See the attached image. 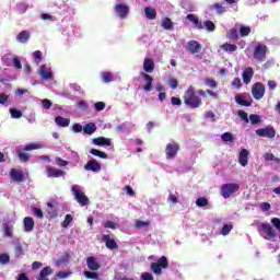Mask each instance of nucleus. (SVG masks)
<instances>
[{"instance_id":"1","label":"nucleus","mask_w":280,"mask_h":280,"mask_svg":"<svg viewBox=\"0 0 280 280\" xmlns=\"http://www.w3.org/2000/svg\"><path fill=\"white\" fill-rule=\"evenodd\" d=\"M184 104L189 108H200L202 106V98L196 95V90L190 86L184 95Z\"/></svg>"},{"instance_id":"2","label":"nucleus","mask_w":280,"mask_h":280,"mask_svg":"<svg viewBox=\"0 0 280 280\" xmlns=\"http://www.w3.org/2000/svg\"><path fill=\"white\" fill-rule=\"evenodd\" d=\"M258 233L266 240H275L277 237V230L270 223H259Z\"/></svg>"},{"instance_id":"3","label":"nucleus","mask_w":280,"mask_h":280,"mask_svg":"<svg viewBox=\"0 0 280 280\" xmlns=\"http://www.w3.org/2000/svg\"><path fill=\"white\" fill-rule=\"evenodd\" d=\"M71 191L80 207H89V197L80 190L78 185H73Z\"/></svg>"},{"instance_id":"4","label":"nucleus","mask_w":280,"mask_h":280,"mask_svg":"<svg viewBox=\"0 0 280 280\" xmlns=\"http://www.w3.org/2000/svg\"><path fill=\"white\" fill-rule=\"evenodd\" d=\"M236 191H240V184L230 183L221 186V196L223 198H231Z\"/></svg>"},{"instance_id":"5","label":"nucleus","mask_w":280,"mask_h":280,"mask_svg":"<svg viewBox=\"0 0 280 280\" xmlns=\"http://www.w3.org/2000/svg\"><path fill=\"white\" fill-rule=\"evenodd\" d=\"M268 52V47L265 44H257L254 48V59L257 62H264L266 60V54Z\"/></svg>"},{"instance_id":"6","label":"nucleus","mask_w":280,"mask_h":280,"mask_svg":"<svg viewBox=\"0 0 280 280\" xmlns=\"http://www.w3.org/2000/svg\"><path fill=\"white\" fill-rule=\"evenodd\" d=\"M180 150V144H178V142L176 141H172L168 144H166L165 148V154H166V159H176V155L178 154Z\"/></svg>"},{"instance_id":"7","label":"nucleus","mask_w":280,"mask_h":280,"mask_svg":"<svg viewBox=\"0 0 280 280\" xmlns=\"http://www.w3.org/2000/svg\"><path fill=\"white\" fill-rule=\"evenodd\" d=\"M252 95L254 100H261L266 95V86L262 83L257 82L252 86Z\"/></svg>"},{"instance_id":"8","label":"nucleus","mask_w":280,"mask_h":280,"mask_svg":"<svg viewBox=\"0 0 280 280\" xmlns=\"http://www.w3.org/2000/svg\"><path fill=\"white\" fill-rule=\"evenodd\" d=\"M256 135H258V137H267L268 139H275V137H277V130H275V127L272 126H267L265 128L257 129Z\"/></svg>"},{"instance_id":"9","label":"nucleus","mask_w":280,"mask_h":280,"mask_svg":"<svg viewBox=\"0 0 280 280\" xmlns=\"http://www.w3.org/2000/svg\"><path fill=\"white\" fill-rule=\"evenodd\" d=\"M84 170H86V172H102V164H100V162H97V160L93 159L88 161V163L84 165Z\"/></svg>"},{"instance_id":"10","label":"nucleus","mask_w":280,"mask_h":280,"mask_svg":"<svg viewBox=\"0 0 280 280\" xmlns=\"http://www.w3.org/2000/svg\"><path fill=\"white\" fill-rule=\"evenodd\" d=\"M115 12L119 19H126V16H128V12H130V8L128 4L118 3L115 5Z\"/></svg>"},{"instance_id":"11","label":"nucleus","mask_w":280,"mask_h":280,"mask_svg":"<svg viewBox=\"0 0 280 280\" xmlns=\"http://www.w3.org/2000/svg\"><path fill=\"white\" fill-rule=\"evenodd\" d=\"M46 174L48 178H60V176H65V174L67 173L60 168H54L51 166H47Z\"/></svg>"},{"instance_id":"12","label":"nucleus","mask_w":280,"mask_h":280,"mask_svg":"<svg viewBox=\"0 0 280 280\" xmlns=\"http://www.w3.org/2000/svg\"><path fill=\"white\" fill-rule=\"evenodd\" d=\"M86 266L89 270H92L93 272L100 270L102 268V265L97 261L96 257L90 256L86 258Z\"/></svg>"},{"instance_id":"13","label":"nucleus","mask_w":280,"mask_h":280,"mask_svg":"<svg viewBox=\"0 0 280 280\" xmlns=\"http://www.w3.org/2000/svg\"><path fill=\"white\" fill-rule=\"evenodd\" d=\"M102 241L105 242V246L109 250H115V248H119V245L117 244V242H115V238H110V235L108 234H104L102 236Z\"/></svg>"},{"instance_id":"14","label":"nucleus","mask_w":280,"mask_h":280,"mask_svg":"<svg viewBox=\"0 0 280 280\" xmlns=\"http://www.w3.org/2000/svg\"><path fill=\"white\" fill-rule=\"evenodd\" d=\"M10 176L14 183H23L25 180V175L23 171H19L16 168H12L10 172Z\"/></svg>"},{"instance_id":"15","label":"nucleus","mask_w":280,"mask_h":280,"mask_svg":"<svg viewBox=\"0 0 280 280\" xmlns=\"http://www.w3.org/2000/svg\"><path fill=\"white\" fill-rule=\"evenodd\" d=\"M201 49L202 45L196 40H189L187 44V50L190 51V54H200Z\"/></svg>"},{"instance_id":"16","label":"nucleus","mask_w":280,"mask_h":280,"mask_svg":"<svg viewBox=\"0 0 280 280\" xmlns=\"http://www.w3.org/2000/svg\"><path fill=\"white\" fill-rule=\"evenodd\" d=\"M254 75H255V71L253 70V67H247L243 71V82H244V84H250V81L253 80Z\"/></svg>"},{"instance_id":"17","label":"nucleus","mask_w":280,"mask_h":280,"mask_svg":"<svg viewBox=\"0 0 280 280\" xmlns=\"http://www.w3.org/2000/svg\"><path fill=\"white\" fill-rule=\"evenodd\" d=\"M186 19L190 21V23H192L197 27V30H205V25H202V22L200 21L198 15L190 13L186 16Z\"/></svg>"},{"instance_id":"18","label":"nucleus","mask_w":280,"mask_h":280,"mask_svg":"<svg viewBox=\"0 0 280 280\" xmlns=\"http://www.w3.org/2000/svg\"><path fill=\"white\" fill-rule=\"evenodd\" d=\"M140 75L147 82V84L143 85V91H147V92L152 91V82H154V78H152V75H150V74H148L145 72H142Z\"/></svg>"},{"instance_id":"19","label":"nucleus","mask_w":280,"mask_h":280,"mask_svg":"<svg viewBox=\"0 0 280 280\" xmlns=\"http://www.w3.org/2000/svg\"><path fill=\"white\" fill-rule=\"evenodd\" d=\"M248 150L242 149L240 154H238V163L242 165V167H246L248 165Z\"/></svg>"},{"instance_id":"20","label":"nucleus","mask_w":280,"mask_h":280,"mask_svg":"<svg viewBox=\"0 0 280 280\" xmlns=\"http://www.w3.org/2000/svg\"><path fill=\"white\" fill-rule=\"evenodd\" d=\"M23 223L25 233H32L34 231V219L32 217H25Z\"/></svg>"},{"instance_id":"21","label":"nucleus","mask_w":280,"mask_h":280,"mask_svg":"<svg viewBox=\"0 0 280 280\" xmlns=\"http://www.w3.org/2000/svg\"><path fill=\"white\" fill-rule=\"evenodd\" d=\"M49 275H54V269H51V267H44L40 272L39 276L37 277V280H49Z\"/></svg>"},{"instance_id":"22","label":"nucleus","mask_w":280,"mask_h":280,"mask_svg":"<svg viewBox=\"0 0 280 280\" xmlns=\"http://www.w3.org/2000/svg\"><path fill=\"white\" fill-rule=\"evenodd\" d=\"M39 75L42 77L43 80H52L54 79V73L51 71L47 70L46 66H40Z\"/></svg>"},{"instance_id":"23","label":"nucleus","mask_w":280,"mask_h":280,"mask_svg":"<svg viewBox=\"0 0 280 280\" xmlns=\"http://www.w3.org/2000/svg\"><path fill=\"white\" fill-rule=\"evenodd\" d=\"M143 69L145 73H152L154 71V60L145 58L143 61Z\"/></svg>"},{"instance_id":"24","label":"nucleus","mask_w":280,"mask_h":280,"mask_svg":"<svg viewBox=\"0 0 280 280\" xmlns=\"http://www.w3.org/2000/svg\"><path fill=\"white\" fill-rule=\"evenodd\" d=\"M144 16L149 19V21H154V19H156V9L152 7H145Z\"/></svg>"},{"instance_id":"25","label":"nucleus","mask_w":280,"mask_h":280,"mask_svg":"<svg viewBox=\"0 0 280 280\" xmlns=\"http://www.w3.org/2000/svg\"><path fill=\"white\" fill-rule=\"evenodd\" d=\"M55 122L57 124V126H60L61 128H67L71 124V119L65 118L62 116H57L55 118Z\"/></svg>"},{"instance_id":"26","label":"nucleus","mask_w":280,"mask_h":280,"mask_svg":"<svg viewBox=\"0 0 280 280\" xmlns=\"http://www.w3.org/2000/svg\"><path fill=\"white\" fill-rule=\"evenodd\" d=\"M93 143L94 145H101V147H104V145L108 147L112 144L110 139L105 137L94 138Z\"/></svg>"},{"instance_id":"27","label":"nucleus","mask_w":280,"mask_h":280,"mask_svg":"<svg viewBox=\"0 0 280 280\" xmlns=\"http://www.w3.org/2000/svg\"><path fill=\"white\" fill-rule=\"evenodd\" d=\"M235 102L240 106H246L248 108L253 104V98H250L249 101H246V100H244V97L242 95L237 94L235 96Z\"/></svg>"},{"instance_id":"28","label":"nucleus","mask_w":280,"mask_h":280,"mask_svg":"<svg viewBox=\"0 0 280 280\" xmlns=\"http://www.w3.org/2000/svg\"><path fill=\"white\" fill-rule=\"evenodd\" d=\"M30 31H22L18 34L16 40L19 43L25 44L27 40H30Z\"/></svg>"},{"instance_id":"29","label":"nucleus","mask_w":280,"mask_h":280,"mask_svg":"<svg viewBox=\"0 0 280 280\" xmlns=\"http://www.w3.org/2000/svg\"><path fill=\"white\" fill-rule=\"evenodd\" d=\"M97 130L95 122H89L83 127L84 135H93Z\"/></svg>"},{"instance_id":"30","label":"nucleus","mask_w":280,"mask_h":280,"mask_svg":"<svg viewBox=\"0 0 280 280\" xmlns=\"http://www.w3.org/2000/svg\"><path fill=\"white\" fill-rule=\"evenodd\" d=\"M162 27L168 32H172V30H174V22H172V19L170 18H164L162 20Z\"/></svg>"},{"instance_id":"31","label":"nucleus","mask_w":280,"mask_h":280,"mask_svg":"<svg viewBox=\"0 0 280 280\" xmlns=\"http://www.w3.org/2000/svg\"><path fill=\"white\" fill-rule=\"evenodd\" d=\"M158 266H161L162 269H166L170 266V261L167 260V257L161 256L158 261L155 262Z\"/></svg>"},{"instance_id":"32","label":"nucleus","mask_w":280,"mask_h":280,"mask_svg":"<svg viewBox=\"0 0 280 280\" xmlns=\"http://www.w3.org/2000/svg\"><path fill=\"white\" fill-rule=\"evenodd\" d=\"M14 255L15 257H23L25 255V252L23 249V245L21 243H16L14 246Z\"/></svg>"},{"instance_id":"33","label":"nucleus","mask_w":280,"mask_h":280,"mask_svg":"<svg viewBox=\"0 0 280 280\" xmlns=\"http://www.w3.org/2000/svg\"><path fill=\"white\" fill-rule=\"evenodd\" d=\"M90 154H93V156H98V159H108V154H106V152L97 149H91Z\"/></svg>"},{"instance_id":"34","label":"nucleus","mask_w":280,"mask_h":280,"mask_svg":"<svg viewBox=\"0 0 280 280\" xmlns=\"http://www.w3.org/2000/svg\"><path fill=\"white\" fill-rule=\"evenodd\" d=\"M151 222L150 220L142 221V220H136L135 228L136 229H148L150 226Z\"/></svg>"},{"instance_id":"35","label":"nucleus","mask_w":280,"mask_h":280,"mask_svg":"<svg viewBox=\"0 0 280 280\" xmlns=\"http://www.w3.org/2000/svg\"><path fill=\"white\" fill-rule=\"evenodd\" d=\"M151 270L156 275V277H161L163 275V268L156 262L151 264Z\"/></svg>"},{"instance_id":"36","label":"nucleus","mask_w":280,"mask_h":280,"mask_svg":"<svg viewBox=\"0 0 280 280\" xmlns=\"http://www.w3.org/2000/svg\"><path fill=\"white\" fill-rule=\"evenodd\" d=\"M202 25L206 27L207 32H215V23H213V21H205Z\"/></svg>"},{"instance_id":"37","label":"nucleus","mask_w":280,"mask_h":280,"mask_svg":"<svg viewBox=\"0 0 280 280\" xmlns=\"http://www.w3.org/2000/svg\"><path fill=\"white\" fill-rule=\"evenodd\" d=\"M223 51H237V45L225 43L221 46Z\"/></svg>"},{"instance_id":"38","label":"nucleus","mask_w":280,"mask_h":280,"mask_svg":"<svg viewBox=\"0 0 280 280\" xmlns=\"http://www.w3.org/2000/svg\"><path fill=\"white\" fill-rule=\"evenodd\" d=\"M249 121L253 126H257V124H261V116L257 114L249 115Z\"/></svg>"},{"instance_id":"39","label":"nucleus","mask_w":280,"mask_h":280,"mask_svg":"<svg viewBox=\"0 0 280 280\" xmlns=\"http://www.w3.org/2000/svg\"><path fill=\"white\" fill-rule=\"evenodd\" d=\"M264 159H265V161H275L277 163V165H280V159L275 156V154H272V153H265Z\"/></svg>"},{"instance_id":"40","label":"nucleus","mask_w":280,"mask_h":280,"mask_svg":"<svg viewBox=\"0 0 280 280\" xmlns=\"http://www.w3.org/2000/svg\"><path fill=\"white\" fill-rule=\"evenodd\" d=\"M228 38H230V40H238L240 35L237 34V28H231L228 34Z\"/></svg>"},{"instance_id":"41","label":"nucleus","mask_w":280,"mask_h":280,"mask_svg":"<svg viewBox=\"0 0 280 280\" xmlns=\"http://www.w3.org/2000/svg\"><path fill=\"white\" fill-rule=\"evenodd\" d=\"M221 139L224 143H229V141H235V137H233V133L231 132H225L221 136Z\"/></svg>"},{"instance_id":"42","label":"nucleus","mask_w":280,"mask_h":280,"mask_svg":"<svg viewBox=\"0 0 280 280\" xmlns=\"http://www.w3.org/2000/svg\"><path fill=\"white\" fill-rule=\"evenodd\" d=\"M10 114L13 119H21L23 117V113L16 108H11Z\"/></svg>"},{"instance_id":"43","label":"nucleus","mask_w":280,"mask_h":280,"mask_svg":"<svg viewBox=\"0 0 280 280\" xmlns=\"http://www.w3.org/2000/svg\"><path fill=\"white\" fill-rule=\"evenodd\" d=\"M84 277H86V279H94L97 280L100 279V275L95 271H83Z\"/></svg>"},{"instance_id":"44","label":"nucleus","mask_w":280,"mask_h":280,"mask_svg":"<svg viewBox=\"0 0 280 280\" xmlns=\"http://www.w3.org/2000/svg\"><path fill=\"white\" fill-rule=\"evenodd\" d=\"M102 80L103 82H105L106 84H108V82H113V73L110 72H103L102 73Z\"/></svg>"},{"instance_id":"45","label":"nucleus","mask_w":280,"mask_h":280,"mask_svg":"<svg viewBox=\"0 0 280 280\" xmlns=\"http://www.w3.org/2000/svg\"><path fill=\"white\" fill-rule=\"evenodd\" d=\"M196 205L197 207H207V205H209V199H207L206 197H199L196 200Z\"/></svg>"},{"instance_id":"46","label":"nucleus","mask_w":280,"mask_h":280,"mask_svg":"<svg viewBox=\"0 0 280 280\" xmlns=\"http://www.w3.org/2000/svg\"><path fill=\"white\" fill-rule=\"evenodd\" d=\"M231 231H233V224H225L221 230V235L226 236Z\"/></svg>"},{"instance_id":"47","label":"nucleus","mask_w":280,"mask_h":280,"mask_svg":"<svg viewBox=\"0 0 280 280\" xmlns=\"http://www.w3.org/2000/svg\"><path fill=\"white\" fill-rule=\"evenodd\" d=\"M3 231H4V237H12V225L4 223Z\"/></svg>"},{"instance_id":"48","label":"nucleus","mask_w":280,"mask_h":280,"mask_svg":"<svg viewBox=\"0 0 280 280\" xmlns=\"http://www.w3.org/2000/svg\"><path fill=\"white\" fill-rule=\"evenodd\" d=\"M0 264H2L3 266L10 264V255H8L7 253L0 254Z\"/></svg>"},{"instance_id":"49","label":"nucleus","mask_w":280,"mask_h":280,"mask_svg":"<svg viewBox=\"0 0 280 280\" xmlns=\"http://www.w3.org/2000/svg\"><path fill=\"white\" fill-rule=\"evenodd\" d=\"M18 156H19L20 161H22L23 163H27V161H30V154L24 153L20 150H18Z\"/></svg>"},{"instance_id":"50","label":"nucleus","mask_w":280,"mask_h":280,"mask_svg":"<svg viewBox=\"0 0 280 280\" xmlns=\"http://www.w3.org/2000/svg\"><path fill=\"white\" fill-rule=\"evenodd\" d=\"M73 222V217L71 214H67L63 222L61 223V226L63 229H67V226H69V224H71Z\"/></svg>"},{"instance_id":"51","label":"nucleus","mask_w":280,"mask_h":280,"mask_svg":"<svg viewBox=\"0 0 280 280\" xmlns=\"http://www.w3.org/2000/svg\"><path fill=\"white\" fill-rule=\"evenodd\" d=\"M40 144H36V143H31V144H26L23 150L24 152H31L32 150H39Z\"/></svg>"},{"instance_id":"52","label":"nucleus","mask_w":280,"mask_h":280,"mask_svg":"<svg viewBox=\"0 0 280 280\" xmlns=\"http://www.w3.org/2000/svg\"><path fill=\"white\" fill-rule=\"evenodd\" d=\"M240 34L243 37L248 36L250 34V27L245 26L244 24H241Z\"/></svg>"},{"instance_id":"53","label":"nucleus","mask_w":280,"mask_h":280,"mask_svg":"<svg viewBox=\"0 0 280 280\" xmlns=\"http://www.w3.org/2000/svg\"><path fill=\"white\" fill-rule=\"evenodd\" d=\"M212 8L214 9V10H217V14H224V12H226V9L222 5V4H220V3H214L213 5H212Z\"/></svg>"},{"instance_id":"54","label":"nucleus","mask_w":280,"mask_h":280,"mask_svg":"<svg viewBox=\"0 0 280 280\" xmlns=\"http://www.w3.org/2000/svg\"><path fill=\"white\" fill-rule=\"evenodd\" d=\"M205 82L206 86H209L210 89H218V82H215L214 79L208 78Z\"/></svg>"},{"instance_id":"55","label":"nucleus","mask_w":280,"mask_h":280,"mask_svg":"<svg viewBox=\"0 0 280 280\" xmlns=\"http://www.w3.org/2000/svg\"><path fill=\"white\" fill-rule=\"evenodd\" d=\"M56 277L57 279H67V277H71V271H59Z\"/></svg>"},{"instance_id":"56","label":"nucleus","mask_w":280,"mask_h":280,"mask_svg":"<svg viewBox=\"0 0 280 280\" xmlns=\"http://www.w3.org/2000/svg\"><path fill=\"white\" fill-rule=\"evenodd\" d=\"M94 108L97 113L104 110V108H106V104L104 102H96L94 104Z\"/></svg>"},{"instance_id":"57","label":"nucleus","mask_w":280,"mask_h":280,"mask_svg":"<svg viewBox=\"0 0 280 280\" xmlns=\"http://www.w3.org/2000/svg\"><path fill=\"white\" fill-rule=\"evenodd\" d=\"M55 161L59 165V167H67V165H69V162L62 160V158H56Z\"/></svg>"},{"instance_id":"58","label":"nucleus","mask_w":280,"mask_h":280,"mask_svg":"<svg viewBox=\"0 0 280 280\" xmlns=\"http://www.w3.org/2000/svg\"><path fill=\"white\" fill-rule=\"evenodd\" d=\"M33 58H35L36 62H40L43 60V52L40 50H35L33 52Z\"/></svg>"},{"instance_id":"59","label":"nucleus","mask_w":280,"mask_h":280,"mask_svg":"<svg viewBox=\"0 0 280 280\" xmlns=\"http://www.w3.org/2000/svg\"><path fill=\"white\" fill-rule=\"evenodd\" d=\"M232 86H234V89H242V79L234 78L232 81Z\"/></svg>"},{"instance_id":"60","label":"nucleus","mask_w":280,"mask_h":280,"mask_svg":"<svg viewBox=\"0 0 280 280\" xmlns=\"http://www.w3.org/2000/svg\"><path fill=\"white\" fill-rule=\"evenodd\" d=\"M42 104H43V108H45V110H49V108H51V105H52L51 101H49L47 98L43 100Z\"/></svg>"},{"instance_id":"61","label":"nucleus","mask_w":280,"mask_h":280,"mask_svg":"<svg viewBox=\"0 0 280 280\" xmlns=\"http://www.w3.org/2000/svg\"><path fill=\"white\" fill-rule=\"evenodd\" d=\"M168 85L171 86V89H177L178 88V80L171 78L168 79Z\"/></svg>"},{"instance_id":"62","label":"nucleus","mask_w":280,"mask_h":280,"mask_svg":"<svg viewBox=\"0 0 280 280\" xmlns=\"http://www.w3.org/2000/svg\"><path fill=\"white\" fill-rule=\"evenodd\" d=\"M13 67L15 69H23V65L21 63V60L16 57L13 58Z\"/></svg>"},{"instance_id":"63","label":"nucleus","mask_w":280,"mask_h":280,"mask_svg":"<svg viewBox=\"0 0 280 280\" xmlns=\"http://www.w3.org/2000/svg\"><path fill=\"white\" fill-rule=\"evenodd\" d=\"M238 116L241 117V119H244V121L246 124H248L249 119H248V114L244 110H238Z\"/></svg>"},{"instance_id":"64","label":"nucleus","mask_w":280,"mask_h":280,"mask_svg":"<svg viewBox=\"0 0 280 280\" xmlns=\"http://www.w3.org/2000/svg\"><path fill=\"white\" fill-rule=\"evenodd\" d=\"M141 279L142 280H154V277L150 272H143V273H141Z\"/></svg>"}]
</instances>
